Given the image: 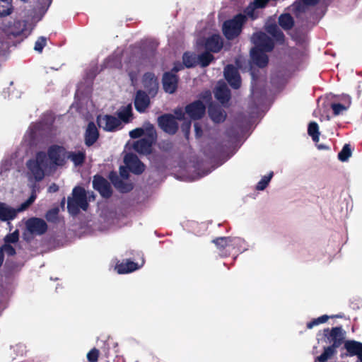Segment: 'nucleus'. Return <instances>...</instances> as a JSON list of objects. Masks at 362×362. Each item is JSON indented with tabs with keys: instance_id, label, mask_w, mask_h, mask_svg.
I'll list each match as a JSON object with an SVG mask.
<instances>
[{
	"instance_id": "1",
	"label": "nucleus",
	"mask_w": 362,
	"mask_h": 362,
	"mask_svg": "<svg viewBox=\"0 0 362 362\" xmlns=\"http://www.w3.org/2000/svg\"><path fill=\"white\" fill-rule=\"evenodd\" d=\"M269 52L257 47H252L250 50L249 72L251 76L250 100L249 109L250 115L248 117L243 112H238L233 124L226 129V135L232 141L233 152L228 153V146L223 142L214 141L204 148V154L211 159L222 158L216 167H211L201 172L199 170L190 179L191 181L199 180L211 173L216 167L221 165L228 160L242 145L241 136L251 133L252 118L262 116V108L268 100L269 86L266 74L259 69L266 67L269 64Z\"/></svg>"
},
{
	"instance_id": "2",
	"label": "nucleus",
	"mask_w": 362,
	"mask_h": 362,
	"mask_svg": "<svg viewBox=\"0 0 362 362\" xmlns=\"http://www.w3.org/2000/svg\"><path fill=\"white\" fill-rule=\"evenodd\" d=\"M297 24H264V30L255 32L250 41L253 47L272 52L276 45H282L285 42V35L280 28L287 32L292 40L296 42V59H309V37L302 26Z\"/></svg>"
},
{
	"instance_id": "3",
	"label": "nucleus",
	"mask_w": 362,
	"mask_h": 362,
	"mask_svg": "<svg viewBox=\"0 0 362 362\" xmlns=\"http://www.w3.org/2000/svg\"><path fill=\"white\" fill-rule=\"evenodd\" d=\"M36 24H2L0 35V57H5L11 46L16 47L27 38Z\"/></svg>"
},
{
	"instance_id": "4",
	"label": "nucleus",
	"mask_w": 362,
	"mask_h": 362,
	"mask_svg": "<svg viewBox=\"0 0 362 362\" xmlns=\"http://www.w3.org/2000/svg\"><path fill=\"white\" fill-rule=\"evenodd\" d=\"M212 95L209 90H205L197 96L192 102L185 105V112L189 119L198 121L203 119L207 107L211 103Z\"/></svg>"
},
{
	"instance_id": "5",
	"label": "nucleus",
	"mask_w": 362,
	"mask_h": 362,
	"mask_svg": "<svg viewBox=\"0 0 362 362\" xmlns=\"http://www.w3.org/2000/svg\"><path fill=\"white\" fill-rule=\"evenodd\" d=\"M53 122V119L44 117L38 122L31 123L25 136L28 145L32 148L43 143L45 136L51 130Z\"/></svg>"
},
{
	"instance_id": "6",
	"label": "nucleus",
	"mask_w": 362,
	"mask_h": 362,
	"mask_svg": "<svg viewBox=\"0 0 362 362\" xmlns=\"http://www.w3.org/2000/svg\"><path fill=\"white\" fill-rule=\"evenodd\" d=\"M346 339V332L344 330L341 325L332 327V328H325L323 329V337L320 340L325 343L329 344L327 346H324L322 350H325V353H337V349H340ZM318 341H320L317 339Z\"/></svg>"
},
{
	"instance_id": "7",
	"label": "nucleus",
	"mask_w": 362,
	"mask_h": 362,
	"mask_svg": "<svg viewBox=\"0 0 362 362\" xmlns=\"http://www.w3.org/2000/svg\"><path fill=\"white\" fill-rule=\"evenodd\" d=\"M129 172L127 167L120 166L119 175L115 170H112L108 174L110 183L122 194L130 192L134 189V184L127 181L129 177Z\"/></svg>"
},
{
	"instance_id": "8",
	"label": "nucleus",
	"mask_w": 362,
	"mask_h": 362,
	"mask_svg": "<svg viewBox=\"0 0 362 362\" xmlns=\"http://www.w3.org/2000/svg\"><path fill=\"white\" fill-rule=\"evenodd\" d=\"M50 168H57L66 163V151L62 146L54 144L47 149Z\"/></svg>"
},
{
	"instance_id": "9",
	"label": "nucleus",
	"mask_w": 362,
	"mask_h": 362,
	"mask_svg": "<svg viewBox=\"0 0 362 362\" xmlns=\"http://www.w3.org/2000/svg\"><path fill=\"white\" fill-rule=\"evenodd\" d=\"M340 357L356 356V362H361L360 358H362V342L355 339H345L342 346L340 348Z\"/></svg>"
},
{
	"instance_id": "10",
	"label": "nucleus",
	"mask_w": 362,
	"mask_h": 362,
	"mask_svg": "<svg viewBox=\"0 0 362 362\" xmlns=\"http://www.w3.org/2000/svg\"><path fill=\"white\" fill-rule=\"evenodd\" d=\"M198 45L211 53H218L223 47V40L219 34H211L200 38Z\"/></svg>"
},
{
	"instance_id": "11",
	"label": "nucleus",
	"mask_w": 362,
	"mask_h": 362,
	"mask_svg": "<svg viewBox=\"0 0 362 362\" xmlns=\"http://www.w3.org/2000/svg\"><path fill=\"white\" fill-rule=\"evenodd\" d=\"M158 127L169 135H175L179 130V124L171 113H163L157 117Z\"/></svg>"
},
{
	"instance_id": "12",
	"label": "nucleus",
	"mask_w": 362,
	"mask_h": 362,
	"mask_svg": "<svg viewBox=\"0 0 362 362\" xmlns=\"http://www.w3.org/2000/svg\"><path fill=\"white\" fill-rule=\"evenodd\" d=\"M96 122L100 128H103L107 132H114L122 127V124L117 116L110 114H106L103 116L98 115Z\"/></svg>"
},
{
	"instance_id": "13",
	"label": "nucleus",
	"mask_w": 362,
	"mask_h": 362,
	"mask_svg": "<svg viewBox=\"0 0 362 362\" xmlns=\"http://www.w3.org/2000/svg\"><path fill=\"white\" fill-rule=\"evenodd\" d=\"M25 226L30 233L35 234V235H42L48 230L46 221L43 218L36 216L28 218L25 222Z\"/></svg>"
},
{
	"instance_id": "14",
	"label": "nucleus",
	"mask_w": 362,
	"mask_h": 362,
	"mask_svg": "<svg viewBox=\"0 0 362 362\" xmlns=\"http://www.w3.org/2000/svg\"><path fill=\"white\" fill-rule=\"evenodd\" d=\"M93 188L98 191L100 196L105 199L112 197L113 191L110 183L101 175L96 174L93 177Z\"/></svg>"
},
{
	"instance_id": "15",
	"label": "nucleus",
	"mask_w": 362,
	"mask_h": 362,
	"mask_svg": "<svg viewBox=\"0 0 362 362\" xmlns=\"http://www.w3.org/2000/svg\"><path fill=\"white\" fill-rule=\"evenodd\" d=\"M215 98L221 103L224 107H228L230 105V100L231 99V91L228 86L219 81L214 90Z\"/></svg>"
},
{
	"instance_id": "16",
	"label": "nucleus",
	"mask_w": 362,
	"mask_h": 362,
	"mask_svg": "<svg viewBox=\"0 0 362 362\" xmlns=\"http://www.w3.org/2000/svg\"><path fill=\"white\" fill-rule=\"evenodd\" d=\"M142 84L145 91L151 98H154L157 95L159 88V82L154 73L151 71L146 72L142 78Z\"/></svg>"
},
{
	"instance_id": "17",
	"label": "nucleus",
	"mask_w": 362,
	"mask_h": 362,
	"mask_svg": "<svg viewBox=\"0 0 362 362\" xmlns=\"http://www.w3.org/2000/svg\"><path fill=\"white\" fill-rule=\"evenodd\" d=\"M180 78L177 74L172 71H165L162 76V85L163 90L168 94H174L177 88Z\"/></svg>"
},
{
	"instance_id": "18",
	"label": "nucleus",
	"mask_w": 362,
	"mask_h": 362,
	"mask_svg": "<svg viewBox=\"0 0 362 362\" xmlns=\"http://www.w3.org/2000/svg\"><path fill=\"white\" fill-rule=\"evenodd\" d=\"M124 162L129 170L136 175H141L146 168L144 163L134 153H128L124 158Z\"/></svg>"
},
{
	"instance_id": "19",
	"label": "nucleus",
	"mask_w": 362,
	"mask_h": 362,
	"mask_svg": "<svg viewBox=\"0 0 362 362\" xmlns=\"http://www.w3.org/2000/svg\"><path fill=\"white\" fill-rule=\"evenodd\" d=\"M26 166L28 169V180L30 182H38L43 180L45 177V168L37 164L33 158L27 160Z\"/></svg>"
},
{
	"instance_id": "20",
	"label": "nucleus",
	"mask_w": 362,
	"mask_h": 362,
	"mask_svg": "<svg viewBox=\"0 0 362 362\" xmlns=\"http://www.w3.org/2000/svg\"><path fill=\"white\" fill-rule=\"evenodd\" d=\"M223 75L225 79L232 88L237 90L240 88L242 83L241 76L233 65H227L224 68Z\"/></svg>"
},
{
	"instance_id": "21",
	"label": "nucleus",
	"mask_w": 362,
	"mask_h": 362,
	"mask_svg": "<svg viewBox=\"0 0 362 362\" xmlns=\"http://www.w3.org/2000/svg\"><path fill=\"white\" fill-rule=\"evenodd\" d=\"M151 96L144 90H137L134 98V105L139 113H144L151 105Z\"/></svg>"
},
{
	"instance_id": "22",
	"label": "nucleus",
	"mask_w": 362,
	"mask_h": 362,
	"mask_svg": "<svg viewBox=\"0 0 362 362\" xmlns=\"http://www.w3.org/2000/svg\"><path fill=\"white\" fill-rule=\"evenodd\" d=\"M207 112L210 119L215 124L223 123L227 117L226 111L220 105L214 103L213 100L207 107Z\"/></svg>"
},
{
	"instance_id": "23",
	"label": "nucleus",
	"mask_w": 362,
	"mask_h": 362,
	"mask_svg": "<svg viewBox=\"0 0 362 362\" xmlns=\"http://www.w3.org/2000/svg\"><path fill=\"white\" fill-rule=\"evenodd\" d=\"M156 142V141L142 137L134 142L133 148L139 154L148 156L151 154L153 146Z\"/></svg>"
},
{
	"instance_id": "24",
	"label": "nucleus",
	"mask_w": 362,
	"mask_h": 362,
	"mask_svg": "<svg viewBox=\"0 0 362 362\" xmlns=\"http://www.w3.org/2000/svg\"><path fill=\"white\" fill-rule=\"evenodd\" d=\"M158 44L153 40H144L139 45L140 57L142 59H147L153 57L157 49Z\"/></svg>"
},
{
	"instance_id": "25",
	"label": "nucleus",
	"mask_w": 362,
	"mask_h": 362,
	"mask_svg": "<svg viewBox=\"0 0 362 362\" xmlns=\"http://www.w3.org/2000/svg\"><path fill=\"white\" fill-rule=\"evenodd\" d=\"M18 212L16 208L12 207L4 202H0V221L11 225V221L15 219Z\"/></svg>"
},
{
	"instance_id": "26",
	"label": "nucleus",
	"mask_w": 362,
	"mask_h": 362,
	"mask_svg": "<svg viewBox=\"0 0 362 362\" xmlns=\"http://www.w3.org/2000/svg\"><path fill=\"white\" fill-rule=\"evenodd\" d=\"M100 133L95 123L90 122L84 134V144L87 147L92 146L99 139Z\"/></svg>"
},
{
	"instance_id": "27",
	"label": "nucleus",
	"mask_w": 362,
	"mask_h": 362,
	"mask_svg": "<svg viewBox=\"0 0 362 362\" xmlns=\"http://www.w3.org/2000/svg\"><path fill=\"white\" fill-rule=\"evenodd\" d=\"M222 32L228 40H233L242 33L245 24H221Z\"/></svg>"
},
{
	"instance_id": "28",
	"label": "nucleus",
	"mask_w": 362,
	"mask_h": 362,
	"mask_svg": "<svg viewBox=\"0 0 362 362\" xmlns=\"http://www.w3.org/2000/svg\"><path fill=\"white\" fill-rule=\"evenodd\" d=\"M115 115L119 119L120 123L129 124L134 119V112L132 103H128L126 105H122L119 107L116 111Z\"/></svg>"
},
{
	"instance_id": "29",
	"label": "nucleus",
	"mask_w": 362,
	"mask_h": 362,
	"mask_svg": "<svg viewBox=\"0 0 362 362\" xmlns=\"http://www.w3.org/2000/svg\"><path fill=\"white\" fill-rule=\"evenodd\" d=\"M93 92V84L91 81L81 82L78 84L75 93V98L78 99H84L91 95Z\"/></svg>"
},
{
	"instance_id": "30",
	"label": "nucleus",
	"mask_w": 362,
	"mask_h": 362,
	"mask_svg": "<svg viewBox=\"0 0 362 362\" xmlns=\"http://www.w3.org/2000/svg\"><path fill=\"white\" fill-rule=\"evenodd\" d=\"M139 266L137 262L132 259H127L125 262L117 264L115 269L119 274L132 273L139 269Z\"/></svg>"
},
{
	"instance_id": "31",
	"label": "nucleus",
	"mask_w": 362,
	"mask_h": 362,
	"mask_svg": "<svg viewBox=\"0 0 362 362\" xmlns=\"http://www.w3.org/2000/svg\"><path fill=\"white\" fill-rule=\"evenodd\" d=\"M66 158L72 161L76 167L81 166L86 161V151L83 150L76 151H66Z\"/></svg>"
},
{
	"instance_id": "32",
	"label": "nucleus",
	"mask_w": 362,
	"mask_h": 362,
	"mask_svg": "<svg viewBox=\"0 0 362 362\" xmlns=\"http://www.w3.org/2000/svg\"><path fill=\"white\" fill-rule=\"evenodd\" d=\"M122 66V53L114 52L105 59L102 69L105 68H120Z\"/></svg>"
},
{
	"instance_id": "33",
	"label": "nucleus",
	"mask_w": 362,
	"mask_h": 362,
	"mask_svg": "<svg viewBox=\"0 0 362 362\" xmlns=\"http://www.w3.org/2000/svg\"><path fill=\"white\" fill-rule=\"evenodd\" d=\"M344 103H331L330 107L332 110L333 114L335 116L339 115L344 110H346L351 103V98L349 95H344Z\"/></svg>"
},
{
	"instance_id": "34",
	"label": "nucleus",
	"mask_w": 362,
	"mask_h": 362,
	"mask_svg": "<svg viewBox=\"0 0 362 362\" xmlns=\"http://www.w3.org/2000/svg\"><path fill=\"white\" fill-rule=\"evenodd\" d=\"M182 62L187 69L194 68L198 65L197 54L189 51L185 52L182 54Z\"/></svg>"
},
{
	"instance_id": "35",
	"label": "nucleus",
	"mask_w": 362,
	"mask_h": 362,
	"mask_svg": "<svg viewBox=\"0 0 362 362\" xmlns=\"http://www.w3.org/2000/svg\"><path fill=\"white\" fill-rule=\"evenodd\" d=\"M216 59L212 53L206 51L197 54L198 65L202 68L209 66Z\"/></svg>"
},
{
	"instance_id": "36",
	"label": "nucleus",
	"mask_w": 362,
	"mask_h": 362,
	"mask_svg": "<svg viewBox=\"0 0 362 362\" xmlns=\"http://www.w3.org/2000/svg\"><path fill=\"white\" fill-rule=\"evenodd\" d=\"M141 129L144 130V137L153 141H157V133L153 124L149 122H146Z\"/></svg>"
},
{
	"instance_id": "37",
	"label": "nucleus",
	"mask_w": 362,
	"mask_h": 362,
	"mask_svg": "<svg viewBox=\"0 0 362 362\" xmlns=\"http://www.w3.org/2000/svg\"><path fill=\"white\" fill-rule=\"evenodd\" d=\"M230 247L236 248L240 253L248 250V245L245 240L239 237H230Z\"/></svg>"
},
{
	"instance_id": "38",
	"label": "nucleus",
	"mask_w": 362,
	"mask_h": 362,
	"mask_svg": "<svg viewBox=\"0 0 362 362\" xmlns=\"http://www.w3.org/2000/svg\"><path fill=\"white\" fill-rule=\"evenodd\" d=\"M308 134L315 143L320 140V131L318 124L315 121H311L308 124Z\"/></svg>"
},
{
	"instance_id": "39",
	"label": "nucleus",
	"mask_w": 362,
	"mask_h": 362,
	"mask_svg": "<svg viewBox=\"0 0 362 362\" xmlns=\"http://www.w3.org/2000/svg\"><path fill=\"white\" fill-rule=\"evenodd\" d=\"M67 210L72 216H76L80 213L79 202L71 197L67 199Z\"/></svg>"
},
{
	"instance_id": "40",
	"label": "nucleus",
	"mask_w": 362,
	"mask_h": 362,
	"mask_svg": "<svg viewBox=\"0 0 362 362\" xmlns=\"http://www.w3.org/2000/svg\"><path fill=\"white\" fill-rule=\"evenodd\" d=\"M13 11L12 0H0V17L9 16Z\"/></svg>"
},
{
	"instance_id": "41",
	"label": "nucleus",
	"mask_w": 362,
	"mask_h": 362,
	"mask_svg": "<svg viewBox=\"0 0 362 362\" xmlns=\"http://www.w3.org/2000/svg\"><path fill=\"white\" fill-rule=\"evenodd\" d=\"M352 155V148L350 144H345L338 153L337 158L341 162H347Z\"/></svg>"
},
{
	"instance_id": "42",
	"label": "nucleus",
	"mask_w": 362,
	"mask_h": 362,
	"mask_svg": "<svg viewBox=\"0 0 362 362\" xmlns=\"http://www.w3.org/2000/svg\"><path fill=\"white\" fill-rule=\"evenodd\" d=\"M33 159L37 162V164H39L45 169L47 167H49L48 153H46L45 151H38L35 155V158Z\"/></svg>"
},
{
	"instance_id": "43",
	"label": "nucleus",
	"mask_w": 362,
	"mask_h": 362,
	"mask_svg": "<svg viewBox=\"0 0 362 362\" xmlns=\"http://www.w3.org/2000/svg\"><path fill=\"white\" fill-rule=\"evenodd\" d=\"M211 242L215 244L218 250H223L227 247H230V236L218 237L213 239Z\"/></svg>"
},
{
	"instance_id": "44",
	"label": "nucleus",
	"mask_w": 362,
	"mask_h": 362,
	"mask_svg": "<svg viewBox=\"0 0 362 362\" xmlns=\"http://www.w3.org/2000/svg\"><path fill=\"white\" fill-rule=\"evenodd\" d=\"M274 176V172L270 171L268 175L263 176L256 185V189L259 191L264 190L269 185Z\"/></svg>"
},
{
	"instance_id": "45",
	"label": "nucleus",
	"mask_w": 362,
	"mask_h": 362,
	"mask_svg": "<svg viewBox=\"0 0 362 362\" xmlns=\"http://www.w3.org/2000/svg\"><path fill=\"white\" fill-rule=\"evenodd\" d=\"M59 209L57 206L49 209L45 214V218L49 223H56L59 221Z\"/></svg>"
},
{
	"instance_id": "46",
	"label": "nucleus",
	"mask_w": 362,
	"mask_h": 362,
	"mask_svg": "<svg viewBox=\"0 0 362 362\" xmlns=\"http://www.w3.org/2000/svg\"><path fill=\"white\" fill-rule=\"evenodd\" d=\"M270 82L272 86L281 88L285 84V78L281 73H275L272 74Z\"/></svg>"
},
{
	"instance_id": "47",
	"label": "nucleus",
	"mask_w": 362,
	"mask_h": 362,
	"mask_svg": "<svg viewBox=\"0 0 362 362\" xmlns=\"http://www.w3.org/2000/svg\"><path fill=\"white\" fill-rule=\"evenodd\" d=\"M329 318H334V316L322 315L317 318H313L311 321L308 322L306 327L308 329H313L315 326L326 322Z\"/></svg>"
},
{
	"instance_id": "48",
	"label": "nucleus",
	"mask_w": 362,
	"mask_h": 362,
	"mask_svg": "<svg viewBox=\"0 0 362 362\" xmlns=\"http://www.w3.org/2000/svg\"><path fill=\"white\" fill-rule=\"evenodd\" d=\"M88 192L86 191V189L81 186H76L74 187L72 190V198L78 200L83 199L84 198L88 197Z\"/></svg>"
},
{
	"instance_id": "49",
	"label": "nucleus",
	"mask_w": 362,
	"mask_h": 362,
	"mask_svg": "<svg viewBox=\"0 0 362 362\" xmlns=\"http://www.w3.org/2000/svg\"><path fill=\"white\" fill-rule=\"evenodd\" d=\"M20 233L18 229H16L13 232L8 233L4 238V243L16 244L19 241Z\"/></svg>"
},
{
	"instance_id": "50",
	"label": "nucleus",
	"mask_w": 362,
	"mask_h": 362,
	"mask_svg": "<svg viewBox=\"0 0 362 362\" xmlns=\"http://www.w3.org/2000/svg\"><path fill=\"white\" fill-rule=\"evenodd\" d=\"M192 122V120L187 119H185L180 125V129L183 133L184 137L187 141L189 139L190 136Z\"/></svg>"
},
{
	"instance_id": "51",
	"label": "nucleus",
	"mask_w": 362,
	"mask_h": 362,
	"mask_svg": "<svg viewBox=\"0 0 362 362\" xmlns=\"http://www.w3.org/2000/svg\"><path fill=\"white\" fill-rule=\"evenodd\" d=\"M256 8L254 5L250 3L244 10L243 13L245 15L247 19L255 21L257 18V13H256Z\"/></svg>"
},
{
	"instance_id": "52",
	"label": "nucleus",
	"mask_w": 362,
	"mask_h": 362,
	"mask_svg": "<svg viewBox=\"0 0 362 362\" xmlns=\"http://www.w3.org/2000/svg\"><path fill=\"white\" fill-rule=\"evenodd\" d=\"M34 195H30L29 197L23 202L16 209L18 213L27 210L35 201Z\"/></svg>"
},
{
	"instance_id": "53",
	"label": "nucleus",
	"mask_w": 362,
	"mask_h": 362,
	"mask_svg": "<svg viewBox=\"0 0 362 362\" xmlns=\"http://www.w3.org/2000/svg\"><path fill=\"white\" fill-rule=\"evenodd\" d=\"M175 118V121H182L183 122L185 119H187L188 117H185V107L183 109L182 107H177L173 110V114Z\"/></svg>"
},
{
	"instance_id": "54",
	"label": "nucleus",
	"mask_w": 362,
	"mask_h": 362,
	"mask_svg": "<svg viewBox=\"0 0 362 362\" xmlns=\"http://www.w3.org/2000/svg\"><path fill=\"white\" fill-rule=\"evenodd\" d=\"M47 44V37L44 36H40L37 38V41L35 43L34 50L41 53L43 51L44 47Z\"/></svg>"
},
{
	"instance_id": "55",
	"label": "nucleus",
	"mask_w": 362,
	"mask_h": 362,
	"mask_svg": "<svg viewBox=\"0 0 362 362\" xmlns=\"http://www.w3.org/2000/svg\"><path fill=\"white\" fill-rule=\"evenodd\" d=\"M99 356L100 351L94 347L88 352L86 358L88 362H98Z\"/></svg>"
},
{
	"instance_id": "56",
	"label": "nucleus",
	"mask_w": 362,
	"mask_h": 362,
	"mask_svg": "<svg viewBox=\"0 0 362 362\" xmlns=\"http://www.w3.org/2000/svg\"><path fill=\"white\" fill-rule=\"evenodd\" d=\"M0 250L4 255L6 253L8 256H14L16 254L15 247L11 244L3 243Z\"/></svg>"
},
{
	"instance_id": "57",
	"label": "nucleus",
	"mask_w": 362,
	"mask_h": 362,
	"mask_svg": "<svg viewBox=\"0 0 362 362\" xmlns=\"http://www.w3.org/2000/svg\"><path fill=\"white\" fill-rule=\"evenodd\" d=\"M160 149L165 153H170L173 150L174 144L171 141L165 140L159 144Z\"/></svg>"
},
{
	"instance_id": "58",
	"label": "nucleus",
	"mask_w": 362,
	"mask_h": 362,
	"mask_svg": "<svg viewBox=\"0 0 362 362\" xmlns=\"http://www.w3.org/2000/svg\"><path fill=\"white\" fill-rule=\"evenodd\" d=\"M247 21L243 11L233 16L232 19L226 20L223 23H245Z\"/></svg>"
},
{
	"instance_id": "59",
	"label": "nucleus",
	"mask_w": 362,
	"mask_h": 362,
	"mask_svg": "<svg viewBox=\"0 0 362 362\" xmlns=\"http://www.w3.org/2000/svg\"><path fill=\"white\" fill-rule=\"evenodd\" d=\"M47 9L41 7L37 10L33 11V14H32V20L33 21H40L42 20L45 13H46Z\"/></svg>"
},
{
	"instance_id": "60",
	"label": "nucleus",
	"mask_w": 362,
	"mask_h": 362,
	"mask_svg": "<svg viewBox=\"0 0 362 362\" xmlns=\"http://www.w3.org/2000/svg\"><path fill=\"white\" fill-rule=\"evenodd\" d=\"M129 136L133 139H139L144 137V130L141 127H137L131 130L129 133Z\"/></svg>"
},
{
	"instance_id": "61",
	"label": "nucleus",
	"mask_w": 362,
	"mask_h": 362,
	"mask_svg": "<svg viewBox=\"0 0 362 362\" xmlns=\"http://www.w3.org/2000/svg\"><path fill=\"white\" fill-rule=\"evenodd\" d=\"M194 134L195 137L197 139H199L203 136V128L200 123L197 122V121H194Z\"/></svg>"
},
{
	"instance_id": "62",
	"label": "nucleus",
	"mask_w": 362,
	"mask_h": 362,
	"mask_svg": "<svg viewBox=\"0 0 362 362\" xmlns=\"http://www.w3.org/2000/svg\"><path fill=\"white\" fill-rule=\"evenodd\" d=\"M13 348V351L16 352V355L23 356L24 353L26 352L25 346L22 344H16Z\"/></svg>"
},
{
	"instance_id": "63",
	"label": "nucleus",
	"mask_w": 362,
	"mask_h": 362,
	"mask_svg": "<svg viewBox=\"0 0 362 362\" xmlns=\"http://www.w3.org/2000/svg\"><path fill=\"white\" fill-rule=\"evenodd\" d=\"M127 74L132 83H134L138 80L139 71L136 70H127Z\"/></svg>"
},
{
	"instance_id": "64",
	"label": "nucleus",
	"mask_w": 362,
	"mask_h": 362,
	"mask_svg": "<svg viewBox=\"0 0 362 362\" xmlns=\"http://www.w3.org/2000/svg\"><path fill=\"white\" fill-rule=\"evenodd\" d=\"M269 0H254L251 2L256 8H262L267 6Z\"/></svg>"
}]
</instances>
